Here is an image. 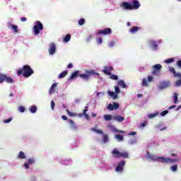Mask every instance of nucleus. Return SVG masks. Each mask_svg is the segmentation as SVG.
<instances>
[{"label": "nucleus", "mask_w": 181, "mask_h": 181, "mask_svg": "<svg viewBox=\"0 0 181 181\" xmlns=\"http://www.w3.org/2000/svg\"><path fill=\"white\" fill-rule=\"evenodd\" d=\"M69 73V71H67V70L64 71L63 72H62L59 76L58 78H64V77L66 76H67V74Z\"/></svg>", "instance_id": "4be33fe9"}, {"label": "nucleus", "mask_w": 181, "mask_h": 181, "mask_svg": "<svg viewBox=\"0 0 181 181\" xmlns=\"http://www.w3.org/2000/svg\"><path fill=\"white\" fill-rule=\"evenodd\" d=\"M56 105V104L54 103V100L51 101V109L52 110H54V106Z\"/></svg>", "instance_id": "09e8293b"}, {"label": "nucleus", "mask_w": 181, "mask_h": 181, "mask_svg": "<svg viewBox=\"0 0 181 181\" xmlns=\"http://www.w3.org/2000/svg\"><path fill=\"white\" fill-rule=\"evenodd\" d=\"M18 111H20V112H25V107L23 106H19Z\"/></svg>", "instance_id": "37998d69"}, {"label": "nucleus", "mask_w": 181, "mask_h": 181, "mask_svg": "<svg viewBox=\"0 0 181 181\" xmlns=\"http://www.w3.org/2000/svg\"><path fill=\"white\" fill-rule=\"evenodd\" d=\"M114 158H121V152L118 151L117 148H114L112 151Z\"/></svg>", "instance_id": "dca6fc26"}, {"label": "nucleus", "mask_w": 181, "mask_h": 181, "mask_svg": "<svg viewBox=\"0 0 181 181\" xmlns=\"http://www.w3.org/2000/svg\"><path fill=\"white\" fill-rule=\"evenodd\" d=\"M169 111L168 110H164L160 113L161 117H165L167 114H168Z\"/></svg>", "instance_id": "c03bdc74"}, {"label": "nucleus", "mask_w": 181, "mask_h": 181, "mask_svg": "<svg viewBox=\"0 0 181 181\" xmlns=\"http://www.w3.org/2000/svg\"><path fill=\"white\" fill-rule=\"evenodd\" d=\"M86 74H80V71L76 70L75 72H73L69 77V80H72V78H76V77H80V78H83L85 81H88L90 80V77L91 76H100V74L95 72V70H86Z\"/></svg>", "instance_id": "f257e3e1"}, {"label": "nucleus", "mask_w": 181, "mask_h": 181, "mask_svg": "<svg viewBox=\"0 0 181 181\" xmlns=\"http://www.w3.org/2000/svg\"><path fill=\"white\" fill-rule=\"evenodd\" d=\"M116 139H118V141H124V136L121 134H117L115 135Z\"/></svg>", "instance_id": "473e14b6"}, {"label": "nucleus", "mask_w": 181, "mask_h": 181, "mask_svg": "<svg viewBox=\"0 0 181 181\" xmlns=\"http://www.w3.org/2000/svg\"><path fill=\"white\" fill-rule=\"evenodd\" d=\"M35 159L34 158H29L28 160V165H33V163H35Z\"/></svg>", "instance_id": "c9c22d12"}, {"label": "nucleus", "mask_w": 181, "mask_h": 181, "mask_svg": "<svg viewBox=\"0 0 181 181\" xmlns=\"http://www.w3.org/2000/svg\"><path fill=\"white\" fill-rule=\"evenodd\" d=\"M174 62H175V59L169 58L168 59H165L164 61V63H166V64H170V63H173Z\"/></svg>", "instance_id": "cd10ccee"}, {"label": "nucleus", "mask_w": 181, "mask_h": 181, "mask_svg": "<svg viewBox=\"0 0 181 181\" xmlns=\"http://www.w3.org/2000/svg\"><path fill=\"white\" fill-rule=\"evenodd\" d=\"M29 165L28 163H24V168H25V169H29Z\"/></svg>", "instance_id": "5fc2aeb1"}, {"label": "nucleus", "mask_w": 181, "mask_h": 181, "mask_svg": "<svg viewBox=\"0 0 181 181\" xmlns=\"http://www.w3.org/2000/svg\"><path fill=\"white\" fill-rule=\"evenodd\" d=\"M131 135H136V132H132L129 133V136H131Z\"/></svg>", "instance_id": "680f3d73"}, {"label": "nucleus", "mask_w": 181, "mask_h": 181, "mask_svg": "<svg viewBox=\"0 0 181 181\" xmlns=\"http://www.w3.org/2000/svg\"><path fill=\"white\" fill-rule=\"evenodd\" d=\"M169 82L166 81H163L159 83L158 88L160 90H163L165 88H168V87H169Z\"/></svg>", "instance_id": "9b49d317"}, {"label": "nucleus", "mask_w": 181, "mask_h": 181, "mask_svg": "<svg viewBox=\"0 0 181 181\" xmlns=\"http://www.w3.org/2000/svg\"><path fill=\"white\" fill-rule=\"evenodd\" d=\"M87 111H88V110L85 109L83 112V115H85V114H87Z\"/></svg>", "instance_id": "e2e57ef3"}, {"label": "nucleus", "mask_w": 181, "mask_h": 181, "mask_svg": "<svg viewBox=\"0 0 181 181\" xmlns=\"http://www.w3.org/2000/svg\"><path fill=\"white\" fill-rule=\"evenodd\" d=\"M86 23V20L84 18H81L79 21H78V25L79 26H83V25Z\"/></svg>", "instance_id": "72a5a7b5"}, {"label": "nucleus", "mask_w": 181, "mask_h": 181, "mask_svg": "<svg viewBox=\"0 0 181 181\" xmlns=\"http://www.w3.org/2000/svg\"><path fill=\"white\" fill-rule=\"evenodd\" d=\"M142 86L144 87L148 86V81H146V78H144L142 81Z\"/></svg>", "instance_id": "58836bf2"}, {"label": "nucleus", "mask_w": 181, "mask_h": 181, "mask_svg": "<svg viewBox=\"0 0 181 181\" xmlns=\"http://www.w3.org/2000/svg\"><path fill=\"white\" fill-rule=\"evenodd\" d=\"M177 100H178L177 93H174L173 101H174L175 104H176V103H177Z\"/></svg>", "instance_id": "f704fd0d"}, {"label": "nucleus", "mask_w": 181, "mask_h": 181, "mask_svg": "<svg viewBox=\"0 0 181 181\" xmlns=\"http://www.w3.org/2000/svg\"><path fill=\"white\" fill-rule=\"evenodd\" d=\"M103 142H108V136L105 135L103 139Z\"/></svg>", "instance_id": "de8ad7c7"}, {"label": "nucleus", "mask_w": 181, "mask_h": 181, "mask_svg": "<svg viewBox=\"0 0 181 181\" xmlns=\"http://www.w3.org/2000/svg\"><path fill=\"white\" fill-rule=\"evenodd\" d=\"M120 6L123 8L124 11H134L135 9H139L141 4L138 0H132L131 3L123 2Z\"/></svg>", "instance_id": "f03ea898"}, {"label": "nucleus", "mask_w": 181, "mask_h": 181, "mask_svg": "<svg viewBox=\"0 0 181 181\" xmlns=\"http://www.w3.org/2000/svg\"><path fill=\"white\" fill-rule=\"evenodd\" d=\"M128 156H129L128 152H122V153H120V158H128Z\"/></svg>", "instance_id": "7c9ffc66"}, {"label": "nucleus", "mask_w": 181, "mask_h": 181, "mask_svg": "<svg viewBox=\"0 0 181 181\" xmlns=\"http://www.w3.org/2000/svg\"><path fill=\"white\" fill-rule=\"evenodd\" d=\"M67 69H73V64L70 63L67 66Z\"/></svg>", "instance_id": "13d9d810"}, {"label": "nucleus", "mask_w": 181, "mask_h": 181, "mask_svg": "<svg viewBox=\"0 0 181 181\" xmlns=\"http://www.w3.org/2000/svg\"><path fill=\"white\" fill-rule=\"evenodd\" d=\"M69 124H70V127L71 128V129L76 130L77 129V126L76 125V123H74V122L71 119H68Z\"/></svg>", "instance_id": "f3484780"}, {"label": "nucleus", "mask_w": 181, "mask_h": 181, "mask_svg": "<svg viewBox=\"0 0 181 181\" xmlns=\"http://www.w3.org/2000/svg\"><path fill=\"white\" fill-rule=\"evenodd\" d=\"M127 26H131V22H127Z\"/></svg>", "instance_id": "774afa93"}, {"label": "nucleus", "mask_w": 181, "mask_h": 181, "mask_svg": "<svg viewBox=\"0 0 181 181\" xmlns=\"http://www.w3.org/2000/svg\"><path fill=\"white\" fill-rule=\"evenodd\" d=\"M171 156H175V157H176V156H177V154H176V153H172V154H171Z\"/></svg>", "instance_id": "338daca9"}, {"label": "nucleus", "mask_w": 181, "mask_h": 181, "mask_svg": "<svg viewBox=\"0 0 181 181\" xmlns=\"http://www.w3.org/2000/svg\"><path fill=\"white\" fill-rule=\"evenodd\" d=\"M104 118H105V121H111V119H112V115H105Z\"/></svg>", "instance_id": "c756f323"}, {"label": "nucleus", "mask_w": 181, "mask_h": 181, "mask_svg": "<svg viewBox=\"0 0 181 181\" xmlns=\"http://www.w3.org/2000/svg\"><path fill=\"white\" fill-rule=\"evenodd\" d=\"M158 114L159 113H158V112H156L153 114H150V115H148V118H155V117H158Z\"/></svg>", "instance_id": "4c0bfd02"}, {"label": "nucleus", "mask_w": 181, "mask_h": 181, "mask_svg": "<svg viewBox=\"0 0 181 181\" xmlns=\"http://www.w3.org/2000/svg\"><path fill=\"white\" fill-rule=\"evenodd\" d=\"M29 111H30V112H32V114H35V112H36V111H37V107H36V105H33L29 107Z\"/></svg>", "instance_id": "b1692460"}, {"label": "nucleus", "mask_w": 181, "mask_h": 181, "mask_svg": "<svg viewBox=\"0 0 181 181\" xmlns=\"http://www.w3.org/2000/svg\"><path fill=\"white\" fill-rule=\"evenodd\" d=\"M18 158V159H26V155L23 151H20Z\"/></svg>", "instance_id": "393cba45"}, {"label": "nucleus", "mask_w": 181, "mask_h": 181, "mask_svg": "<svg viewBox=\"0 0 181 181\" xmlns=\"http://www.w3.org/2000/svg\"><path fill=\"white\" fill-rule=\"evenodd\" d=\"M34 35H39L40 30H43V24L40 21H37L36 25L33 26Z\"/></svg>", "instance_id": "39448f33"}, {"label": "nucleus", "mask_w": 181, "mask_h": 181, "mask_svg": "<svg viewBox=\"0 0 181 181\" xmlns=\"http://www.w3.org/2000/svg\"><path fill=\"white\" fill-rule=\"evenodd\" d=\"M109 76H110V78H111V80H115V81L118 80V76H117L115 74H110V75H109Z\"/></svg>", "instance_id": "2f4dec72"}, {"label": "nucleus", "mask_w": 181, "mask_h": 181, "mask_svg": "<svg viewBox=\"0 0 181 181\" xmlns=\"http://www.w3.org/2000/svg\"><path fill=\"white\" fill-rule=\"evenodd\" d=\"M129 145H135L136 144V139H132L129 141Z\"/></svg>", "instance_id": "a19ab883"}, {"label": "nucleus", "mask_w": 181, "mask_h": 181, "mask_svg": "<svg viewBox=\"0 0 181 181\" xmlns=\"http://www.w3.org/2000/svg\"><path fill=\"white\" fill-rule=\"evenodd\" d=\"M139 30V27L138 26H134V27H132L130 30H129V32L130 33H136V32H138Z\"/></svg>", "instance_id": "6ab92c4d"}, {"label": "nucleus", "mask_w": 181, "mask_h": 181, "mask_svg": "<svg viewBox=\"0 0 181 181\" xmlns=\"http://www.w3.org/2000/svg\"><path fill=\"white\" fill-rule=\"evenodd\" d=\"M114 70V68L112 66H104V69L103 70V73L106 74L107 76H111V71Z\"/></svg>", "instance_id": "f8f14e48"}, {"label": "nucleus", "mask_w": 181, "mask_h": 181, "mask_svg": "<svg viewBox=\"0 0 181 181\" xmlns=\"http://www.w3.org/2000/svg\"><path fill=\"white\" fill-rule=\"evenodd\" d=\"M169 71H170V73L173 74L174 77H175V78L181 77V74L177 73L173 66L170 67Z\"/></svg>", "instance_id": "4468645a"}, {"label": "nucleus", "mask_w": 181, "mask_h": 181, "mask_svg": "<svg viewBox=\"0 0 181 181\" xmlns=\"http://www.w3.org/2000/svg\"><path fill=\"white\" fill-rule=\"evenodd\" d=\"M109 95H111L114 100H117V98H118V95L113 91H109Z\"/></svg>", "instance_id": "a878e982"}, {"label": "nucleus", "mask_w": 181, "mask_h": 181, "mask_svg": "<svg viewBox=\"0 0 181 181\" xmlns=\"http://www.w3.org/2000/svg\"><path fill=\"white\" fill-rule=\"evenodd\" d=\"M48 52L49 54H54L56 53V44L54 42L51 43Z\"/></svg>", "instance_id": "ddd939ff"}, {"label": "nucleus", "mask_w": 181, "mask_h": 181, "mask_svg": "<svg viewBox=\"0 0 181 181\" xmlns=\"http://www.w3.org/2000/svg\"><path fill=\"white\" fill-rule=\"evenodd\" d=\"M115 93H116L117 94H119V92L121 91V90H119V87H118V86H115Z\"/></svg>", "instance_id": "49530a36"}, {"label": "nucleus", "mask_w": 181, "mask_h": 181, "mask_svg": "<svg viewBox=\"0 0 181 181\" xmlns=\"http://www.w3.org/2000/svg\"><path fill=\"white\" fill-rule=\"evenodd\" d=\"M173 108H176V105H173L168 107V110H173Z\"/></svg>", "instance_id": "052dcab7"}, {"label": "nucleus", "mask_w": 181, "mask_h": 181, "mask_svg": "<svg viewBox=\"0 0 181 181\" xmlns=\"http://www.w3.org/2000/svg\"><path fill=\"white\" fill-rule=\"evenodd\" d=\"M116 132H117V134H125V132L122 130H116Z\"/></svg>", "instance_id": "4d7b16f0"}, {"label": "nucleus", "mask_w": 181, "mask_h": 181, "mask_svg": "<svg viewBox=\"0 0 181 181\" xmlns=\"http://www.w3.org/2000/svg\"><path fill=\"white\" fill-rule=\"evenodd\" d=\"M146 124H145V123H141V128H144V127H146Z\"/></svg>", "instance_id": "0e129e2a"}, {"label": "nucleus", "mask_w": 181, "mask_h": 181, "mask_svg": "<svg viewBox=\"0 0 181 181\" xmlns=\"http://www.w3.org/2000/svg\"><path fill=\"white\" fill-rule=\"evenodd\" d=\"M70 39H71V35L70 34H67L64 40H63V42H64V43H67V42H70Z\"/></svg>", "instance_id": "5701e85b"}, {"label": "nucleus", "mask_w": 181, "mask_h": 181, "mask_svg": "<svg viewBox=\"0 0 181 181\" xmlns=\"http://www.w3.org/2000/svg\"><path fill=\"white\" fill-rule=\"evenodd\" d=\"M111 33H112V30L110 28H106L98 32V35H104L105 36H106L107 35H111Z\"/></svg>", "instance_id": "1a4fd4ad"}, {"label": "nucleus", "mask_w": 181, "mask_h": 181, "mask_svg": "<svg viewBox=\"0 0 181 181\" xmlns=\"http://www.w3.org/2000/svg\"><path fill=\"white\" fill-rule=\"evenodd\" d=\"M97 42L98 45H101V43H103V38L101 37L98 38Z\"/></svg>", "instance_id": "3c124183"}, {"label": "nucleus", "mask_w": 181, "mask_h": 181, "mask_svg": "<svg viewBox=\"0 0 181 181\" xmlns=\"http://www.w3.org/2000/svg\"><path fill=\"white\" fill-rule=\"evenodd\" d=\"M160 69H162V65L160 64H157L153 66V71H151V74L153 76H156L160 73Z\"/></svg>", "instance_id": "0eeeda50"}, {"label": "nucleus", "mask_w": 181, "mask_h": 181, "mask_svg": "<svg viewBox=\"0 0 181 181\" xmlns=\"http://www.w3.org/2000/svg\"><path fill=\"white\" fill-rule=\"evenodd\" d=\"M115 121H117V122H122L125 118L121 115H117L114 117Z\"/></svg>", "instance_id": "a211bd4d"}, {"label": "nucleus", "mask_w": 181, "mask_h": 181, "mask_svg": "<svg viewBox=\"0 0 181 181\" xmlns=\"http://www.w3.org/2000/svg\"><path fill=\"white\" fill-rule=\"evenodd\" d=\"M83 115H84L85 118H86V119H88L89 117H88V114H85Z\"/></svg>", "instance_id": "69168bd1"}, {"label": "nucleus", "mask_w": 181, "mask_h": 181, "mask_svg": "<svg viewBox=\"0 0 181 181\" xmlns=\"http://www.w3.org/2000/svg\"><path fill=\"white\" fill-rule=\"evenodd\" d=\"M56 87H57V83H54L49 90V94H54L56 93Z\"/></svg>", "instance_id": "2eb2a0df"}, {"label": "nucleus", "mask_w": 181, "mask_h": 181, "mask_svg": "<svg viewBox=\"0 0 181 181\" xmlns=\"http://www.w3.org/2000/svg\"><path fill=\"white\" fill-rule=\"evenodd\" d=\"M11 121H12V117H10L7 119H4V124H9V122H11Z\"/></svg>", "instance_id": "a18cd8bd"}, {"label": "nucleus", "mask_w": 181, "mask_h": 181, "mask_svg": "<svg viewBox=\"0 0 181 181\" xmlns=\"http://www.w3.org/2000/svg\"><path fill=\"white\" fill-rule=\"evenodd\" d=\"M177 66L178 67H180V68H181V60H178V61L177 62Z\"/></svg>", "instance_id": "864d4df0"}, {"label": "nucleus", "mask_w": 181, "mask_h": 181, "mask_svg": "<svg viewBox=\"0 0 181 181\" xmlns=\"http://www.w3.org/2000/svg\"><path fill=\"white\" fill-rule=\"evenodd\" d=\"M171 170L173 172H176L177 170V165H174L171 167Z\"/></svg>", "instance_id": "79ce46f5"}, {"label": "nucleus", "mask_w": 181, "mask_h": 181, "mask_svg": "<svg viewBox=\"0 0 181 181\" xmlns=\"http://www.w3.org/2000/svg\"><path fill=\"white\" fill-rule=\"evenodd\" d=\"M62 119H64V121H67V119H68L67 116H66V115H62Z\"/></svg>", "instance_id": "6e6d98bb"}, {"label": "nucleus", "mask_w": 181, "mask_h": 181, "mask_svg": "<svg viewBox=\"0 0 181 181\" xmlns=\"http://www.w3.org/2000/svg\"><path fill=\"white\" fill-rule=\"evenodd\" d=\"M178 78H180V80H177L175 83V86L177 87H180L181 85V77H178Z\"/></svg>", "instance_id": "ea45409f"}, {"label": "nucleus", "mask_w": 181, "mask_h": 181, "mask_svg": "<svg viewBox=\"0 0 181 181\" xmlns=\"http://www.w3.org/2000/svg\"><path fill=\"white\" fill-rule=\"evenodd\" d=\"M114 46H115V42L114 41H111L109 43V47H114Z\"/></svg>", "instance_id": "8fccbe9b"}, {"label": "nucleus", "mask_w": 181, "mask_h": 181, "mask_svg": "<svg viewBox=\"0 0 181 181\" xmlns=\"http://www.w3.org/2000/svg\"><path fill=\"white\" fill-rule=\"evenodd\" d=\"M150 45L151 47L153 48V50H158V44L155 41H150Z\"/></svg>", "instance_id": "aec40b11"}, {"label": "nucleus", "mask_w": 181, "mask_h": 181, "mask_svg": "<svg viewBox=\"0 0 181 181\" xmlns=\"http://www.w3.org/2000/svg\"><path fill=\"white\" fill-rule=\"evenodd\" d=\"M147 80L151 83V81H153V77L149 76H148Z\"/></svg>", "instance_id": "603ef678"}, {"label": "nucleus", "mask_w": 181, "mask_h": 181, "mask_svg": "<svg viewBox=\"0 0 181 181\" xmlns=\"http://www.w3.org/2000/svg\"><path fill=\"white\" fill-rule=\"evenodd\" d=\"M66 114L69 115V117H77V114L73 112H70L69 110H66Z\"/></svg>", "instance_id": "bb28decb"}, {"label": "nucleus", "mask_w": 181, "mask_h": 181, "mask_svg": "<svg viewBox=\"0 0 181 181\" xmlns=\"http://www.w3.org/2000/svg\"><path fill=\"white\" fill-rule=\"evenodd\" d=\"M91 131H93V132H96V134H100V135L104 134V132L102 130L97 129L95 128L91 129Z\"/></svg>", "instance_id": "c85d7f7f"}, {"label": "nucleus", "mask_w": 181, "mask_h": 181, "mask_svg": "<svg viewBox=\"0 0 181 181\" xmlns=\"http://www.w3.org/2000/svg\"><path fill=\"white\" fill-rule=\"evenodd\" d=\"M147 156L149 159H151V160H156L157 162H160V163H173L178 160L177 159H173L170 158L158 157L150 154L149 152L147 153Z\"/></svg>", "instance_id": "7ed1b4c3"}, {"label": "nucleus", "mask_w": 181, "mask_h": 181, "mask_svg": "<svg viewBox=\"0 0 181 181\" xmlns=\"http://www.w3.org/2000/svg\"><path fill=\"white\" fill-rule=\"evenodd\" d=\"M118 86H119V87H122V88H127V84L122 80L118 81Z\"/></svg>", "instance_id": "412c9836"}, {"label": "nucleus", "mask_w": 181, "mask_h": 181, "mask_svg": "<svg viewBox=\"0 0 181 181\" xmlns=\"http://www.w3.org/2000/svg\"><path fill=\"white\" fill-rule=\"evenodd\" d=\"M125 160H121L117 163V166L115 168L116 172H122L125 166Z\"/></svg>", "instance_id": "6e6552de"}, {"label": "nucleus", "mask_w": 181, "mask_h": 181, "mask_svg": "<svg viewBox=\"0 0 181 181\" xmlns=\"http://www.w3.org/2000/svg\"><path fill=\"white\" fill-rule=\"evenodd\" d=\"M21 21L22 22H26V21H28V18H26V17H23V18H21Z\"/></svg>", "instance_id": "bf43d9fd"}, {"label": "nucleus", "mask_w": 181, "mask_h": 181, "mask_svg": "<svg viewBox=\"0 0 181 181\" xmlns=\"http://www.w3.org/2000/svg\"><path fill=\"white\" fill-rule=\"evenodd\" d=\"M4 81L6 83H13V78L5 74H0V83H4Z\"/></svg>", "instance_id": "423d86ee"}, {"label": "nucleus", "mask_w": 181, "mask_h": 181, "mask_svg": "<svg viewBox=\"0 0 181 181\" xmlns=\"http://www.w3.org/2000/svg\"><path fill=\"white\" fill-rule=\"evenodd\" d=\"M33 73H35V71L29 65H25L23 69L17 71L18 76H23V77H25L26 78H28V77H30Z\"/></svg>", "instance_id": "20e7f679"}, {"label": "nucleus", "mask_w": 181, "mask_h": 181, "mask_svg": "<svg viewBox=\"0 0 181 181\" xmlns=\"http://www.w3.org/2000/svg\"><path fill=\"white\" fill-rule=\"evenodd\" d=\"M12 29L14 30L16 33H18V25H11Z\"/></svg>", "instance_id": "e433bc0d"}, {"label": "nucleus", "mask_w": 181, "mask_h": 181, "mask_svg": "<svg viewBox=\"0 0 181 181\" xmlns=\"http://www.w3.org/2000/svg\"><path fill=\"white\" fill-rule=\"evenodd\" d=\"M119 108V103H117V102H113L112 104L110 103L107 105V110L110 111H114V110H118Z\"/></svg>", "instance_id": "9d476101"}]
</instances>
